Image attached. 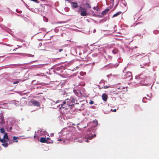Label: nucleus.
Returning <instances> with one entry per match:
<instances>
[{"label":"nucleus","instance_id":"7","mask_svg":"<svg viewBox=\"0 0 159 159\" xmlns=\"http://www.w3.org/2000/svg\"><path fill=\"white\" fill-rule=\"evenodd\" d=\"M98 125V120L95 119V120H93L92 122H91L89 123L88 124V126L91 125L92 127V128L93 129V130L94 129L96 126Z\"/></svg>","mask_w":159,"mask_h":159},{"label":"nucleus","instance_id":"47","mask_svg":"<svg viewBox=\"0 0 159 159\" xmlns=\"http://www.w3.org/2000/svg\"><path fill=\"white\" fill-rule=\"evenodd\" d=\"M78 141L80 143H82V139H79Z\"/></svg>","mask_w":159,"mask_h":159},{"label":"nucleus","instance_id":"13","mask_svg":"<svg viewBox=\"0 0 159 159\" xmlns=\"http://www.w3.org/2000/svg\"><path fill=\"white\" fill-rule=\"evenodd\" d=\"M58 52H62V53L63 54L62 57H63L65 56H67V54L66 53V51L65 50H64L63 49H59L58 52H57V53H58Z\"/></svg>","mask_w":159,"mask_h":159},{"label":"nucleus","instance_id":"15","mask_svg":"<svg viewBox=\"0 0 159 159\" xmlns=\"http://www.w3.org/2000/svg\"><path fill=\"white\" fill-rule=\"evenodd\" d=\"M5 124L4 119L2 116H0V124L3 125Z\"/></svg>","mask_w":159,"mask_h":159},{"label":"nucleus","instance_id":"45","mask_svg":"<svg viewBox=\"0 0 159 159\" xmlns=\"http://www.w3.org/2000/svg\"><path fill=\"white\" fill-rule=\"evenodd\" d=\"M111 75H112V74H111L109 75H107V76L108 78V79H109V78L111 76Z\"/></svg>","mask_w":159,"mask_h":159},{"label":"nucleus","instance_id":"28","mask_svg":"<svg viewBox=\"0 0 159 159\" xmlns=\"http://www.w3.org/2000/svg\"><path fill=\"white\" fill-rule=\"evenodd\" d=\"M84 106L83 104H81V106H80V108H77V109L80 111H81L83 110L84 108L83 107V106Z\"/></svg>","mask_w":159,"mask_h":159},{"label":"nucleus","instance_id":"25","mask_svg":"<svg viewBox=\"0 0 159 159\" xmlns=\"http://www.w3.org/2000/svg\"><path fill=\"white\" fill-rule=\"evenodd\" d=\"M122 13L121 11H119L118 12H117L116 14H114L113 16H112V17H115L116 16H117L118 15H120L121 13Z\"/></svg>","mask_w":159,"mask_h":159},{"label":"nucleus","instance_id":"23","mask_svg":"<svg viewBox=\"0 0 159 159\" xmlns=\"http://www.w3.org/2000/svg\"><path fill=\"white\" fill-rule=\"evenodd\" d=\"M21 81V80L20 79H18L16 80H13L12 82L13 84H16L18 83L20 81Z\"/></svg>","mask_w":159,"mask_h":159},{"label":"nucleus","instance_id":"37","mask_svg":"<svg viewBox=\"0 0 159 159\" xmlns=\"http://www.w3.org/2000/svg\"><path fill=\"white\" fill-rule=\"evenodd\" d=\"M85 85V84L84 82H82L80 83V85L81 86H84Z\"/></svg>","mask_w":159,"mask_h":159},{"label":"nucleus","instance_id":"11","mask_svg":"<svg viewBox=\"0 0 159 159\" xmlns=\"http://www.w3.org/2000/svg\"><path fill=\"white\" fill-rule=\"evenodd\" d=\"M118 65L119 64L118 63H116L114 64L110 63L106 66L108 68H116L118 66Z\"/></svg>","mask_w":159,"mask_h":159},{"label":"nucleus","instance_id":"5","mask_svg":"<svg viewBox=\"0 0 159 159\" xmlns=\"http://www.w3.org/2000/svg\"><path fill=\"white\" fill-rule=\"evenodd\" d=\"M126 68L125 67L124 70L123 71L124 74L122 75V78L124 79H125L127 80H131L132 79V73L129 71H128L126 73H125V70Z\"/></svg>","mask_w":159,"mask_h":159},{"label":"nucleus","instance_id":"33","mask_svg":"<svg viewBox=\"0 0 159 159\" xmlns=\"http://www.w3.org/2000/svg\"><path fill=\"white\" fill-rule=\"evenodd\" d=\"M36 88L37 89H39V88H43V86L42 85H39L38 86H37L36 87Z\"/></svg>","mask_w":159,"mask_h":159},{"label":"nucleus","instance_id":"10","mask_svg":"<svg viewBox=\"0 0 159 159\" xmlns=\"http://www.w3.org/2000/svg\"><path fill=\"white\" fill-rule=\"evenodd\" d=\"M73 92L78 97H81L82 92L81 90L79 89H74L73 90Z\"/></svg>","mask_w":159,"mask_h":159},{"label":"nucleus","instance_id":"17","mask_svg":"<svg viewBox=\"0 0 159 159\" xmlns=\"http://www.w3.org/2000/svg\"><path fill=\"white\" fill-rule=\"evenodd\" d=\"M102 100L105 102H106L107 99V96L106 93H103L102 96Z\"/></svg>","mask_w":159,"mask_h":159},{"label":"nucleus","instance_id":"44","mask_svg":"<svg viewBox=\"0 0 159 159\" xmlns=\"http://www.w3.org/2000/svg\"><path fill=\"white\" fill-rule=\"evenodd\" d=\"M97 56V53L94 54H93V56L94 57H96Z\"/></svg>","mask_w":159,"mask_h":159},{"label":"nucleus","instance_id":"1","mask_svg":"<svg viewBox=\"0 0 159 159\" xmlns=\"http://www.w3.org/2000/svg\"><path fill=\"white\" fill-rule=\"evenodd\" d=\"M75 100L74 98L71 97L70 99L67 98L60 105H58V103L61 102V100H58L56 102L53 101L51 103L53 105H56V107H60L61 106L60 108H65L66 109H71L74 106Z\"/></svg>","mask_w":159,"mask_h":159},{"label":"nucleus","instance_id":"31","mask_svg":"<svg viewBox=\"0 0 159 159\" xmlns=\"http://www.w3.org/2000/svg\"><path fill=\"white\" fill-rule=\"evenodd\" d=\"M16 40L17 41H19V42H23V40L21 39H19V38H16Z\"/></svg>","mask_w":159,"mask_h":159},{"label":"nucleus","instance_id":"21","mask_svg":"<svg viewBox=\"0 0 159 159\" xmlns=\"http://www.w3.org/2000/svg\"><path fill=\"white\" fill-rule=\"evenodd\" d=\"M2 139H6L8 140V141H9L10 139L8 138L7 134V133H5L4 135L3 138Z\"/></svg>","mask_w":159,"mask_h":159},{"label":"nucleus","instance_id":"14","mask_svg":"<svg viewBox=\"0 0 159 159\" xmlns=\"http://www.w3.org/2000/svg\"><path fill=\"white\" fill-rule=\"evenodd\" d=\"M17 54H20L21 56H27V57H34V55L30 54H23V53H16Z\"/></svg>","mask_w":159,"mask_h":159},{"label":"nucleus","instance_id":"51","mask_svg":"<svg viewBox=\"0 0 159 159\" xmlns=\"http://www.w3.org/2000/svg\"><path fill=\"white\" fill-rule=\"evenodd\" d=\"M147 96H148L149 97L151 98V97H152V94H150L149 95H148V94H147Z\"/></svg>","mask_w":159,"mask_h":159},{"label":"nucleus","instance_id":"43","mask_svg":"<svg viewBox=\"0 0 159 159\" xmlns=\"http://www.w3.org/2000/svg\"><path fill=\"white\" fill-rule=\"evenodd\" d=\"M16 11L19 14L21 13L22 12L21 11H18L17 9L16 10Z\"/></svg>","mask_w":159,"mask_h":159},{"label":"nucleus","instance_id":"3","mask_svg":"<svg viewBox=\"0 0 159 159\" xmlns=\"http://www.w3.org/2000/svg\"><path fill=\"white\" fill-rule=\"evenodd\" d=\"M149 78L148 77H146L143 74H141L139 75H137L135 76V79L138 80V81L140 82V83L142 85H148L149 84L147 83H143L146 80L147 81V80Z\"/></svg>","mask_w":159,"mask_h":159},{"label":"nucleus","instance_id":"12","mask_svg":"<svg viewBox=\"0 0 159 159\" xmlns=\"http://www.w3.org/2000/svg\"><path fill=\"white\" fill-rule=\"evenodd\" d=\"M1 142L2 143V145L5 148L7 147L8 146V143L5 139H1Z\"/></svg>","mask_w":159,"mask_h":159},{"label":"nucleus","instance_id":"41","mask_svg":"<svg viewBox=\"0 0 159 159\" xmlns=\"http://www.w3.org/2000/svg\"><path fill=\"white\" fill-rule=\"evenodd\" d=\"M144 99H147V98H146V97H144V98H143V100H142V101H143V102H144V103H145V102H145V101H144Z\"/></svg>","mask_w":159,"mask_h":159},{"label":"nucleus","instance_id":"29","mask_svg":"<svg viewBox=\"0 0 159 159\" xmlns=\"http://www.w3.org/2000/svg\"><path fill=\"white\" fill-rule=\"evenodd\" d=\"M0 132L1 133H5V129L3 128H0Z\"/></svg>","mask_w":159,"mask_h":159},{"label":"nucleus","instance_id":"36","mask_svg":"<svg viewBox=\"0 0 159 159\" xmlns=\"http://www.w3.org/2000/svg\"><path fill=\"white\" fill-rule=\"evenodd\" d=\"M64 9L67 12L69 10V9L68 7H65Z\"/></svg>","mask_w":159,"mask_h":159},{"label":"nucleus","instance_id":"48","mask_svg":"<svg viewBox=\"0 0 159 159\" xmlns=\"http://www.w3.org/2000/svg\"><path fill=\"white\" fill-rule=\"evenodd\" d=\"M13 139L14 140H16L17 139V137L14 136L13 137Z\"/></svg>","mask_w":159,"mask_h":159},{"label":"nucleus","instance_id":"64","mask_svg":"<svg viewBox=\"0 0 159 159\" xmlns=\"http://www.w3.org/2000/svg\"><path fill=\"white\" fill-rule=\"evenodd\" d=\"M82 54V53L81 52H80L79 53V55H80Z\"/></svg>","mask_w":159,"mask_h":159},{"label":"nucleus","instance_id":"62","mask_svg":"<svg viewBox=\"0 0 159 159\" xmlns=\"http://www.w3.org/2000/svg\"><path fill=\"white\" fill-rule=\"evenodd\" d=\"M66 1H67L69 2H70L71 0H66Z\"/></svg>","mask_w":159,"mask_h":159},{"label":"nucleus","instance_id":"22","mask_svg":"<svg viewBox=\"0 0 159 159\" xmlns=\"http://www.w3.org/2000/svg\"><path fill=\"white\" fill-rule=\"evenodd\" d=\"M109 10V9L108 8H107L104 10L102 11L101 13L102 15H105L108 12Z\"/></svg>","mask_w":159,"mask_h":159},{"label":"nucleus","instance_id":"30","mask_svg":"<svg viewBox=\"0 0 159 159\" xmlns=\"http://www.w3.org/2000/svg\"><path fill=\"white\" fill-rule=\"evenodd\" d=\"M86 74V73L85 72H80V75L81 76H84V75H85Z\"/></svg>","mask_w":159,"mask_h":159},{"label":"nucleus","instance_id":"59","mask_svg":"<svg viewBox=\"0 0 159 159\" xmlns=\"http://www.w3.org/2000/svg\"><path fill=\"white\" fill-rule=\"evenodd\" d=\"M18 49V48H16L14 49H13V51H16V50H17Z\"/></svg>","mask_w":159,"mask_h":159},{"label":"nucleus","instance_id":"54","mask_svg":"<svg viewBox=\"0 0 159 159\" xmlns=\"http://www.w3.org/2000/svg\"><path fill=\"white\" fill-rule=\"evenodd\" d=\"M89 103L90 104H93V101H91L90 102H89Z\"/></svg>","mask_w":159,"mask_h":159},{"label":"nucleus","instance_id":"16","mask_svg":"<svg viewBox=\"0 0 159 159\" xmlns=\"http://www.w3.org/2000/svg\"><path fill=\"white\" fill-rule=\"evenodd\" d=\"M31 103L34 106L37 107L40 106L39 103L37 101L33 100L31 101Z\"/></svg>","mask_w":159,"mask_h":159},{"label":"nucleus","instance_id":"27","mask_svg":"<svg viewBox=\"0 0 159 159\" xmlns=\"http://www.w3.org/2000/svg\"><path fill=\"white\" fill-rule=\"evenodd\" d=\"M42 65H38L33 66V68H40L41 66Z\"/></svg>","mask_w":159,"mask_h":159},{"label":"nucleus","instance_id":"34","mask_svg":"<svg viewBox=\"0 0 159 159\" xmlns=\"http://www.w3.org/2000/svg\"><path fill=\"white\" fill-rule=\"evenodd\" d=\"M138 47L137 46H134V47H131V48H130V50H131L132 51L134 50V48L136 49Z\"/></svg>","mask_w":159,"mask_h":159},{"label":"nucleus","instance_id":"4","mask_svg":"<svg viewBox=\"0 0 159 159\" xmlns=\"http://www.w3.org/2000/svg\"><path fill=\"white\" fill-rule=\"evenodd\" d=\"M96 135L92 134L90 130L86 134L85 138H84L83 140L84 141L88 142L89 141V140H91Z\"/></svg>","mask_w":159,"mask_h":159},{"label":"nucleus","instance_id":"24","mask_svg":"<svg viewBox=\"0 0 159 159\" xmlns=\"http://www.w3.org/2000/svg\"><path fill=\"white\" fill-rule=\"evenodd\" d=\"M118 52V50L116 48H115L112 50V53L114 54H116Z\"/></svg>","mask_w":159,"mask_h":159},{"label":"nucleus","instance_id":"61","mask_svg":"<svg viewBox=\"0 0 159 159\" xmlns=\"http://www.w3.org/2000/svg\"><path fill=\"white\" fill-rule=\"evenodd\" d=\"M6 45H7V46H10L8 44H6Z\"/></svg>","mask_w":159,"mask_h":159},{"label":"nucleus","instance_id":"39","mask_svg":"<svg viewBox=\"0 0 159 159\" xmlns=\"http://www.w3.org/2000/svg\"><path fill=\"white\" fill-rule=\"evenodd\" d=\"M45 30V29L44 28H41L39 29V31H44Z\"/></svg>","mask_w":159,"mask_h":159},{"label":"nucleus","instance_id":"57","mask_svg":"<svg viewBox=\"0 0 159 159\" xmlns=\"http://www.w3.org/2000/svg\"><path fill=\"white\" fill-rule=\"evenodd\" d=\"M46 139H47V140H48L49 141H51V140H50L49 137H47V138H46Z\"/></svg>","mask_w":159,"mask_h":159},{"label":"nucleus","instance_id":"49","mask_svg":"<svg viewBox=\"0 0 159 159\" xmlns=\"http://www.w3.org/2000/svg\"><path fill=\"white\" fill-rule=\"evenodd\" d=\"M111 111L113 112H116V109H115L114 110L111 109Z\"/></svg>","mask_w":159,"mask_h":159},{"label":"nucleus","instance_id":"2","mask_svg":"<svg viewBox=\"0 0 159 159\" xmlns=\"http://www.w3.org/2000/svg\"><path fill=\"white\" fill-rule=\"evenodd\" d=\"M68 132L66 128H64L62 129L61 132L58 133L60 138H58V141H62L63 143L66 142L65 139L68 138L66 136Z\"/></svg>","mask_w":159,"mask_h":159},{"label":"nucleus","instance_id":"56","mask_svg":"<svg viewBox=\"0 0 159 159\" xmlns=\"http://www.w3.org/2000/svg\"><path fill=\"white\" fill-rule=\"evenodd\" d=\"M42 45V43H40L39 45V47H41Z\"/></svg>","mask_w":159,"mask_h":159},{"label":"nucleus","instance_id":"63","mask_svg":"<svg viewBox=\"0 0 159 159\" xmlns=\"http://www.w3.org/2000/svg\"><path fill=\"white\" fill-rule=\"evenodd\" d=\"M96 32V30L95 29L93 31V32L95 33Z\"/></svg>","mask_w":159,"mask_h":159},{"label":"nucleus","instance_id":"55","mask_svg":"<svg viewBox=\"0 0 159 159\" xmlns=\"http://www.w3.org/2000/svg\"><path fill=\"white\" fill-rule=\"evenodd\" d=\"M24 3L26 6V7H27V8H28V7H29V6L26 3H25V2H24Z\"/></svg>","mask_w":159,"mask_h":159},{"label":"nucleus","instance_id":"8","mask_svg":"<svg viewBox=\"0 0 159 159\" xmlns=\"http://www.w3.org/2000/svg\"><path fill=\"white\" fill-rule=\"evenodd\" d=\"M79 10L81 11L80 15L81 16H85L87 15L86 11L85 8L80 7Z\"/></svg>","mask_w":159,"mask_h":159},{"label":"nucleus","instance_id":"6","mask_svg":"<svg viewBox=\"0 0 159 159\" xmlns=\"http://www.w3.org/2000/svg\"><path fill=\"white\" fill-rule=\"evenodd\" d=\"M37 136H44L45 135H48L49 136L47 132L43 130L42 129H40L38 130L37 132Z\"/></svg>","mask_w":159,"mask_h":159},{"label":"nucleus","instance_id":"18","mask_svg":"<svg viewBox=\"0 0 159 159\" xmlns=\"http://www.w3.org/2000/svg\"><path fill=\"white\" fill-rule=\"evenodd\" d=\"M71 6L73 8H75L77 7L78 5L77 3L75 2H71Z\"/></svg>","mask_w":159,"mask_h":159},{"label":"nucleus","instance_id":"46","mask_svg":"<svg viewBox=\"0 0 159 159\" xmlns=\"http://www.w3.org/2000/svg\"><path fill=\"white\" fill-rule=\"evenodd\" d=\"M7 104V103H5L4 102H1V103L0 104V105H6Z\"/></svg>","mask_w":159,"mask_h":159},{"label":"nucleus","instance_id":"32","mask_svg":"<svg viewBox=\"0 0 159 159\" xmlns=\"http://www.w3.org/2000/svg\"><path fill=\"white\" fill-rule=\"evenodd\" d=\"M159 31L157 30H156L153 31V33L155 34H157L159 33Z\"/></svg>","mask_w":159,"mask_h":159},{"label":"nucleus","instance_id":"52","mask_svg":"<svg viewBox=\"0 0 159 159\" xmlns=\"http://www.w3.org/2000/svg\"><path fill=\"white\" fill-rule=\"evenodd\" d=\"M37 133V132H36V131H35V134H34V138H35L36 137V136H37V134H36V133Z\"/></svg>","mask_w":159,"mask_h":159},{"label":"nucleus","instance_id":"42","mask_svg":"<svg viewBox=\"0 0 159 159\" xmlns=\"http://www.w3.org/2000/svg\"><path fill=\"white\" fill-rule=\"evenodd\" d=\"M110 87V86H104L103 88L105 89H107V88H108Z\"/></svg>","mask_w":159,"mask_h":159},{"label":"nucleus","instance_id":"38","mask_svg":"<svg viewBox=\"0 0 159 159\" xmlns=\"http://www.w3.org/2000/svg\"><path fill=\"white\" fill-rule=\"evenodd\" d=\"M14 101H15V105H16V106H18V104H19V103H20L19 101L17 102L18 103H16V100H14Z\"/></svg>","mask_w":159,"mask_h":159},{"label":"nucleus","instance_id":"58","mask_svg":"<svg viewBox=\"0 0 159 159\" xmlns=\"http://www.w3.org/2000/svg\"><path fill=\"white\" fill-rule=\"evenodd\" d=\"M2 21V19L1 17H0V21Z\"/></svg>","mask_w":159,"mask_h":159},{"label":"nucleus","instance_id":"40","mask_svg":"<svg viewBox=\"0 0 159 159\" xmlns=\"http://www.w3.org/2000/svg\"><path fill=\"white\" fill-rule=\"evenodd\" d=\"M144 66H149V65L148 63H147L144 64Z\"/></svg>","mask_w":159,"mask_h":159},{"label":"nucleus","instance_id":"20","mask_svg":"<svg viewBox=\"0 0 159 159\" xmlns=\"http://www.w3.org/2000/svg\"><path fill=\"white\" fill-rule=\"evenodd\" d=\"M79 89L81 90V91L82 92L81 96H84V94H85V89L83 87H81Z\"/></svg>","mask_w":159,"mask_h":159},{"label":"nucleus","instance_id":"60","mask_svg":"<svg viewBox=\"0 0 159 159\" xmlns=\"http://www.w3.org/2000/svg\"><path fill=\"white\" fill-rule=\"evenodd\" d=\"M110 1L111 2H112V3H113V2H114V0H110Z\"/></svg>","mask_w":159,"mask_h":159},{"label":"nucleus","instance_id":"19","mask_svg":"<svg viewBox=\"0 0 159 159\" xmlns=\"http://www.w3.org/2000/svg\"><path fill=\"white\" fill-rule=\"evenodd\" d=\"M120 6L123 7H126V3L124 0H121V2L120 3Z\"/></svg>","mask_w":159,"mask_h":159},{"label":"nucleus","instance_id":"26","mask_svg":"<svg viewBox=\"0 0 159 159\" xmlns=\"http://www.w3.org/2000/svg\"><path fill=\"white\" fill-rule=\"evenodd\" d=\"M144 54H140L136 56V58H137L138 57H139V58H141L143 57L144 56Z\"/></svg>","mask_w":159,"mask_h":159},{"label":"nucleus","instance_id":"53","mask_svg":"<svg viewBox=\"0 0 159 159\" xmlns=\"http://www.w3.org/2000/svg\"><path fill=\"white\" fill-rule=\"evenodd\" d=\"M31 1H34L35 2L38 3V0H30Z\"/></svg>","mask_w":159,"mask_h":159},{"label":"nucleus","instance_id":"35","mask_svg":"<svg viewBox=\"0 0 159 159\" xmlns=\"http://www.w3.org/2000/svg\"><path fill=\"white\" fill-rule=\"evenodd\" d=\"M86 6L87 7H88L89 8H90L91 7L89 5V4H88V3L86 4Z\"/></svg>","mask_w":159,"mask_h":159},{"label":"nucleus","instance_id":"50","mask_svg":"<svg viewBox=\"0 0 159 159\" xmlns=\"http://www.w3.org/2000/svg\"><path fill=\"white\" fill-rule=\"evenodd\" d=\"M111 76H113V77H116L117 76V75H111Z\"/></svg>","mask_w":159,"mask_h":159},{"label":"nucleus","instance_id":"9","mask_svg":"<svg viewBox=\"0 0 159 159\" xmlns=\"http://www.w3.org/2000/svg\"><path fill=\"white\" fill-rule=\"evenodd\" d=\"M40 142L42 143H52V141H49L48 140L46 139V137H41L40 140Z\"/></svg>","mask_w":159,"mask_h":159}]
</instances>
